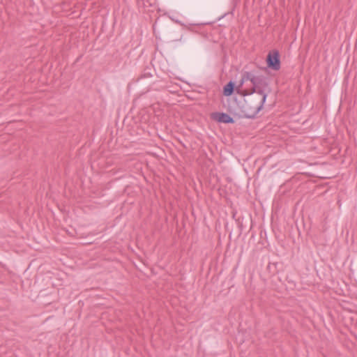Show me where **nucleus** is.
<instances>
[{
    "label": "nucleus",
    "mask_w": 357,
    "mask_h": 357,
    "mask_svg": "<svg viewBox=\"0 0 357 357\" xmlns=\"http://www.w3.org/2000/svg\"><path fill=\"white\" fill-rule=\"evenodd\" d=\"M244 98L240 107L243 115L247 118H253L262 109L267 94L264 90L249 92L245 89L242 92Z\"/></svg>",
    "instance_id": "obj_1"
},
{
    "label": "nucleus",
    "mask_w": 357,
    "mask_h": 357,
    "mask_svg": "<svg viewBox=\"0 0 357 357\" xmlns=\"http://www.w3.org/2000/svg\"><path fill=\"white\" fill-rule=\"evenodd\" d=\"M234 84L232 82H229L227 84L224 86L223 93L226 96H231L234 91Z\"/></svg>",
    "instance_id": "obj_5"
},
{
    "label": "nucleus",
    "mask_w": 357,
    "mask_h": 357,
    "mask_svg": "<svg viewBox=\"0 0 357 357\" xmlns=\"http://www.w3.org/2000/svg\"><path fill=\"white\" fill-rule=\"evenodd\" d=\"M267 64L273 70H278L280 68L279 53L277 51L269 53L267 56Z\"/></svg>",
    "instance_id": "obj_3"
},
{
    "label": "nucleus",
    "mask_w": 357,
    "mask_h": 357,
    "mask_svg": "<svg viewBox=\"0 0 357 357\" xmlns=\"http://www.w3.org/2000/svg\"><path fill=\"white\" fill-rule=\"evenodd\" d=\"M250 82L252 84V91L264 90V86H266L265 79L263 76L256 75L252 72L245 73L241 79V84Z\"/></svg>",
    "instance_id": "obj_2"
},
{
    "label": "nucleus",
    "mask_w": 357,
    "mask_h": 357,
    "mask_svg": "<svg viewBox=\"0 0 357 357\" xmlns=\"http://www.w3.org/2000/svg\"><path fill=\"white\" fill-rule=\"evenodd\" d=\"M211 118L220 123H234V119L227 114L220 113V112H214L211 114Z\"/></svg>",
    "instance_id": "obj_4"
}]
</instances>
